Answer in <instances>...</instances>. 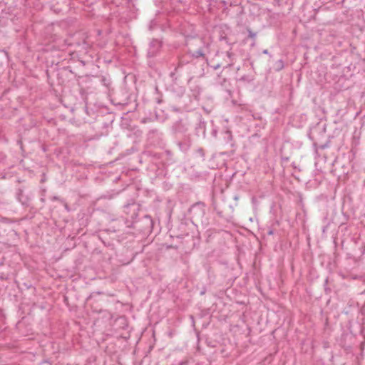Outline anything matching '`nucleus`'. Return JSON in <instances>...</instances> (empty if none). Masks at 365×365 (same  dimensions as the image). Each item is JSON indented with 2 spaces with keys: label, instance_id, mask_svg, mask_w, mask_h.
Returning <instances> with one entry per match:
<instances>
[{
  "label": "nucleus",
  "instance_id": "2eb2a0df",
  "mask_svg": "<svg viewBox=\"0 0 365 365\" xmlns=\"http://www.w3.org/2000/svg\"><path fill=\"white\" fill-rule=\"evenodd\" d=\"M234 199H235V200H237L239 199V196H238V195H235V196L234 197Z\"/></svg>",
  "mask_w": 365,
  "mask_h": 365
},
{
  "label": "nucleus",
  "instance_id": "20e7f679",
  "mask_svg": "<svg viewBox=\"0 0 365 365\" xmlns=\"http://www.w3.org/2000/svg\"><path fill=\"white\" fill-rule=\"evenodd\" d=\"M173 129L176 133H183L186 130L185 125L183 124L182 120L177 121L174 125Z\"/></svg>",
  "mask_w": 365,
  "mask_h": 365
},
{
  "label": "nucleus",
  "instance_id": "7ed1b4c3",
  "mask_svg": "<svg viewBox=\"0 0 365 365\" xmlns=\"http://www.w3.org/2000/svg\"><path fill=\"white\" fill-rule=\"evenodd\" d=\"M162 46L160 41L158 39H153L150 43V48L148 51V56L149 57H153L155 56L157 52L160 50Z\"/></svg>",
  "mask_w": 365,
  "mask_h": 365
},
{
  "label": "nucleus",
  "instance_id": "423d86ee",
  "mask_svg": "<svg viewBox=\"0 0 365 365\" xmlns=\"http://www.w3.org/2000/svg\"><path fill=\"white\" fill-rule=\"evenodd\" d=\"M192 56L195 58L204 57L205 54L202 49H198L192 53Z\"/></svg>",
  "mask_w": 365,
  "mask_h": 365
},
{
  "label": "nucleus",
  "instance_id": "ddd939ff",
  "mask_svg": "<svg viewBox=\"0 0 365 365\" xmlns=\"http://www.w3.org/2000/svg\"><path fill=\"white\" fill-rule=\"evenodd\" d=\"M220 67V64H217V65H215V66H213V68H214L215 70H216V69L219 68Z\"/></svg>",
  "mask_w": 365,
  "mask_h": 365
},
{
  "label": "nucleus",
  "instance_id": "39448f33",
  "mask_svg": "<svg viewBox=\"0 0 365 365\" xmlns=\"http://www.w3.org/2000/svg\"><path fill=\"white\" fill-rule=\"evenodd\" d=\"M284 68V62L282 60L277 61L274 66V69L277 71H281Z\"/></svg>",
  "mask_w": 365,
  "mask_h": 365
},
{
  "label": "nucleus",
  "instance_id": "4468645a",
  "mask_svg": "<svg viewBox=\"0 0 365 365\" xmlns=\"http://www.w3.org/2000/svg\"><path fill=\"white\" fill-rule=\"evenodd\" d=\"M263 53L264 54H268L269 52H268V50L267 49H264L263 51H262Z\"/></svg>",
  "mask_w": 365,
  "mask_h": 365
},
{
  "label": "nucleus",
  "instance_id": "9d476101",
  "mask_svg": "<svg viewBox=\"0 0 365 365\" xmlns=\"http://www.w3.org/2000/svg\"><path fill=\"white\" fill-rule=\"evenodd\" d=\"M162 101H162V99H161L160 98H156V102H157L158 104L161 103H162Z\"/></svg>",
  "mask_w": 365,
  "mask_h": 365
},
{
  "label": "nucleus",
  "instance_id": "dca6fc26",
  "mask_svg": "<svg viewBox=\"0 0 365 365\" xmlns=\"http://www.w3.org/2000/svg\"><path fill=\"white\" fill-rule=\"evenodd\" d=\"M227 133L229 134L230 135V138H232V135H231V133L230 131L227 132Z\"/></svg>",
  "mask_w": 365,
  "mask_h": 365
},
{
  "label": "nucleus",
  "instance_id": "f8f14e48",
  "mask_svg": "<svg viewBox=\"0 0 365 365\" xmlns=\"http://www.w3.org/2000/svg\"><path fill=\"white\" fill-rule=\"evenodd\" d=\"M179 365H187V361H181Z\"/></svg>",
  "mask_w": 365,
  "mask_h": 365
},
{
  "label": "nucleus",
  "instance_id": "9b49d317",
  "mask_svg": "<svg viewBox=\"0 0 365 365\" xmlns=\"http://www.w3.org/2000/svg\"><path fill=\"white\" fill-rule=\"evenodd\" d=\"M102 81L103 83V84L106 86H108V84L106 83V79L105 78H102Z\"/></svg>",
  "mask_w": 365,
  "mask_h": 365
},
{
  "label": "nucleus",
  "instance_id": "0eeeda50",
  "mask_svg": "<svg viewBox=\"0 0 365 365\" xmlns=\"http://www.w3.org/2000/svg\"><path fill=\"white\" fill-rule=\"evenodd\" d=\"M181 66V63H179L178 64V66L175 67V69H174V71L171 72L170 73V77L173 79V80H176L177 79V77H175V74L178 71V68Z\"/></svg>",
  "mask_w": 365,
  "mask_h": 365
},
{
  "label": "nucleus",
  "instance_id": "f257e3e1",
  "mask_svg": "<svg viewBox=\"0 0 365 365\" xmlns=\"http://www.w3.org/2000/svg\"><path fill=\"white\" fill-rule=\"evenodd\" d=\"M191 219L194 223L207 227L209 225L208 219L205 215V205L199 202L194 204L189 210Z\"/></svg>",
  "mask_w": 365,
  "mask_h": 365
},
{
  "label": "nucleus",
  "instance_id": "a211bd4d",
  "mask_svg": "<svg viewBox=\"0 0 365 365\" xmlns=\"http://www.w3.org/2000/svg\"><path fill=\"white\" fill-rule=\"evenodd\" d=\"M155 91H158V87H156V88H155Z\"/></svg>",
  "mask_w": 365,
  "mask_h": 365
},
{
  "label": "nucleus",
  "instance_id": "f3484780",
  "mask_svg": "<svg viewBox=\"0 0 365 365\" xmlns=\"http://www.w3.org/2000/svg\"><path fill=\"white\" fill-rule=\"evenodd\" d=\"M269 235H272V231H269Z\"/></svg>",
  "mask_w": 365,
  "mask_h": 365
},
{
  "label": "nucleus",
  "instance_id": "1a4fd4ad",
  "mask_svg": "<svg viewBox=\"0 0 365 365\" xmlns=\"http://www.w3.org/2000/svg\"><path fill=\"white\" fill-rule=\"evenodd\" d=\"M145 220H146V222L148 224V227L151 228L153 226V220H152L151 217L150 216L146 215L145 217Z\"/></svg>",
  "mask_w": 365,
  "mask_h": 365
},
{
  "label": "nucleus",
  "instance_id": "f03ea898",
  "mask_svg": "<svg viewBox=\"0 0 365 365\" xmlns=\"http://www.w3.org/2000/svg\"><path fill=\"white\" fill-rule=\"evenodd\" d=\"M17 200L24 206H29L31 197L29 195L24 194L22 188H18L16 192Z\"/></svg>",
  "mask_w": 365,
  "mask_h": 365
},
{
  "label": "nucleus",
  "instance_id": "6e6552de",
  "mask_svg": "<svg viewBox=\"0 0 365 365\" xmlns=\"http://www.w3.org/2000/svg\"><path fill=\"white\" fill-rule=\"evenodd\" d=\"M247 31H248V37L252 38L253 40L255 39L256 38V36H257V34L253 32L250 29H247Z\"/></svg>",
  "mask_w": 365,
  "mask_h": 365
}]
</instances>
